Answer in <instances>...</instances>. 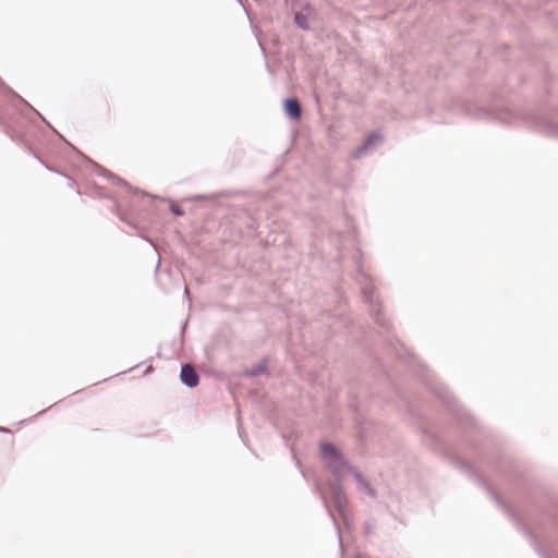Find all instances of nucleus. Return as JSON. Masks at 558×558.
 Here are the masks:
<instances>
[{"mask_svg":"<svg viewBox=\"0 0 558 558\" xmlns=\"http://www.w3.org/2000/svg\"><path fill=\"white\" fill-rule=\"evenodd\" d=\"M181 379L189 387H195L198 384V375L191 365H184L181 369Z\"/></svg>","mask_w":558,"mask_h":558,"instance_id":"nucleus-1","label":"nucleus"},{"mask_svg":"<svg viewBox=\"0 0 558 558\" xmlns=\"http://www.w3.org/2000/svg\"><path fill=\"white\" fill-rule=\"evenodd\" d=\"M284 109L292 119L296 120L301 117V108L295 99H287L284 101Z\"/></svg>","mask_w":558,"mask_h":558,"instance_id":"nucleus-2","label":"nucleus"},{"mask_svg":"<svg viewBox=\"0 0 558 558\" xmlns=\"http://www.w3.org/2000/svg\"><path fill=\"white\" fill-rule=\"evenodd\" d=\"M320 450H322V454L327 459H337L338 458V452H337L336 448L329 442L322 444Z\"/></svg>","mask_w":558,"mask_h":558,"instance_id":"nucleus-3","label":"nucleus"},{"mask_svg":"<svg viewBox=\"0 0 558 558\" xmlns=\"http://www.w3.org/2000/svg\"><path fill=\"white\" fill-rule=\"evenodd\" d=\"M380 140L379 135L377 134H373L371 136H368V138L365 141L364 145L362 146V150H366L369 146H372L373 144H375L376 142H378Z\"/></svg>","mask_w":558,"mask_h":558,"instance_id":"nucleus-4","label":"nucleus"},{"mask_svg":"<svg viewBox=\"0 0 558 558\" xmlns=\"http://www.w3.org/2000/svg\"><path fill=\"white\" fill-rule=\"evenodd\" d=\"M295 22L296 24L302 28H307V22L303 14L296 13L295 14Z\"/></svg>","mask_w":558,"mask_h":558,"instance_id":"nucleus-5","label":"nucleus"}]
</instances>
